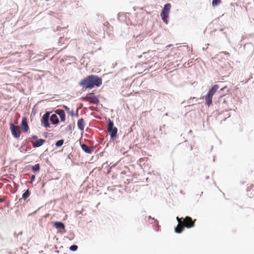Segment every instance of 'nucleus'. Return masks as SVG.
I'll list each match as a JSON object with an SVG mask.
<instances>
[{"label":"nucleus","instance_id":"1","mask_svg":"<svg viewBox=\"0 0 254 254\" xmlns=\"http://www.w3.org/2000/svg\"><path fill=\"white\" fill-rule=\"evenodd\" d=\"M102 84V78L94 75L87 76L79 83V85L85 89H92L95 86L99 87L101 86Z\"/></svg>","mask_w":254,"mask_h":254},{"label":"nucleus","instance_id":"2","mask_svg":"<svg viewBox=\"0 0 254 254\" xmlns=\"http://www.w3.org/2000/svg\"><path fill=\"white\" fill-rule=\"evenodd\" d=\"M176 219L178 224L175 228V231L177 233H182L184 231L185 227L187 228L193 227L196 221L195 219L192 220V218L189 216H186L185 218L177 217Z\"/></svg>","mask_w":254,"mask_h":254},{"label":"nucleus","instance_id":"3","mask_svg":"<svg viewBox=\"0 0 254 254\" xmlns=\"http://www.w3.org/2000/svg\"><path fill=\"white\" fill-rule=\"evenodd\" d=\"M107 130L110 133L111 138L113 139L117 136L118 129L116 127H114V123L110 119L108 121Z\"/></svg>","mask_w":254,"mask_h":254},{"label":"nucleus","instance_id":"4","mask_svg":"<svg viewBox=\"0 0 254 254\" xmlns=\"http://www.w3.org/2000/svg\"><path fill=\"white\" fill-rule=\"evenodd\" d=\"M171 8V5L170 3H166L161 12V16L164 22H165L166 24L168 23V18L169 17V14L170 12V9Z\"/></svg>","mask_w":254,"mask_h":254},{"label":"nucleus","instance_id":"5","mask_svg":"<svg viewBox=\"0 0 254 254\" xmlns=\"http://www.w3.org/2000/svg\"><path fill=\"white\" fill-rule=\"evenodd\" d=\"M83 100L96 105H98L100 102L98 98L93 92L87 94L85 97L83 98Z\"/></svg>","mask_w":254,"mask_h":254},{"label":"nucleus","instance_id":"6","mask_svg":"<svg viewBox=\"0 0 254 254\" xmlns=\"http://www.w3.org/2000/svg\"><path fill=\"white\" fill-rule=\"evenodd\" d=\"M19 127L18 126H15L12 123L10 124V129L12 135L18 138L20 135V132L18 129Z\"/></svg>","mask_w":254,"mask_h":254},{"label":"nucleus","instance_id":"7","mask_svg":"<svg viewBox=\"0 0 254 254\" xmlns=\"http://www.w3.org/2000/svg\"><path fill=\"white\" fill-rule=\"evenodd\" d=\"M49 116L50 113L46 112L43 115L41 120L42 124L46 127H50V124L49 123Z\"/></svg>","mask_w":254,"mask_h":254},{"label":"nucleus","instance_id":"8","mask_svg":"<svg viewBox=\"0 0 254 254\" xmlns=\"http://www.w3.org/2000/svg\"><path fill=\"white\" fill-rule=\"evenodd\" d=\"M21 127L25 132H27L29 129V127L27 124V121L25 117L22 118L21 123Z\"/></svg>","mask_w":254,"mask_h":254},{"label":"nucleus","instance_id":"9","mask_svg":"<svg viewBox=\"0 0 254 254\" xmlns=\"http://www.w3.org/2000/svg\"><path fill=\"white\" fill-rule=\"evenodd\" d=\"M213 95L211 94V93H207V94L204 96V98L205 100L206 104L209 106L212 104V99Z\"/></svg>","mask_w":254,"mask_h":254},{"label":"nucleus","instance_id":"10","mask_svg":"<svg viewBox=\"0 0 254 254\" xmlns=\"http://www.w3.org/2000/svg\"><path fill=\"white\" fill-rule=\"evenodd\" d=\"M56 113L60 116L62 121L64 122L65 120V113L63 110H57Z\"/></svg>","mask_w":254,"mask_h":254},{"label":"nucleus","instance_id":"11","mask_svg":"<svg viewBox=\"0 0 254 254\" xmlns=\"http://www.w3.org/2000/svg\"><path fill=\"white\" fill-rule=\"evenodd\" d=\"M45 142V140L43 139H37L36 141L33 142V147H38L42 146L44 143Z\"/></svg>","mask_w":254,"mask_h":254},{"label":"nucleus","instance_id":"12","mask_svg":"<svg viewBox=\"0 0 254 254\" xmlns=\"http://www.w3.org/2000/svg\"><path fill=\"white\" fill-rule=\"evenodd\" d=\"M85 122L83 119H80L77 122V126L78 128L83 131L84 128Z\"/></svg>","mask_w":254,"mask_h":254},{"label":"nucleus","instance_id":"13","mask_svg":"<svg viewBox=\"0 0 254 254\" xmlns=\"http://www.w3.org/2000/svg\"><path fill=\"white\" fill-rule=\"evenodd\" d=\"M81 147L82 149L86 153H91L92 151H93V148L88 147L85 144H82L81 145Z\"/></svg>","mask_w":254,"mask_h":254},{"label":"nucleus","instance_id":"14","mask_svg":"<svg viewBox=\"0 0 254 254\" xmlns=\"http://www.w3.org/2000/svg\"><path fill=\"white\" fill-rule=\"evenodd\" d=\"M54 226L56 229H65V226L64 224L61 222H55L54 224Z\"/></svg>","mask_w":254,"mask_h":254},{"label":"nucleus","instance_id":"15","mask_svg":"<svg viewBox=\"0 0 254 254\" xmlns=\"http://www.w3.org/2000/svg\"><path fill=\"white\" fill-rule=\"evenodd\" d=\"M219 89V86L217 84L213 85L211 88L209 89L208 91V93H211L213 96L214 94L217 92L218 89Z\"/></svg>","mask_w":254,"mask_h":254},{"label":"nucleus","instance_id":"16","mask_svg":"<svg viewBox=\"0 0 254 254\" xmlns=\"http://www.w3.org/2000/svg\"><path fill=\"white\" fill-rule=\"evenodd\" d=\"M50 120L52 124L54 125L57 124L59 122L58 116L56 114L52 115L50 118Z\"/></svg>","mask_w":254,"mask_h":254},{"label":"nucleus","instance_id":"17","mask_svg":"<svg viewBox=\"0 0 254 254\" xmlns=\"http://www.w3.org/2000/svg\"><path fill=\"white\" fill-rule=\"evenodd\" d=\"M30 195V192L28 190H26L22 194V198L24 199L28 198Z\"/></svg>","mask_w":254,"mask_h":254},{"label":"nucleus","instance_id":"18","mask_svg":"<svg viewBox=\"0 0 254 254\" xmlns=\"http://www.w3.org/2000/svg\"><path fill=\"white\" fill-rule=\"evenodd\" d=\"M32 170L34 172H39L40 170V165L39 164H35L32 167Z\"/></svg>","mask_w":254,"mask_h":254},{"label":"nucleus","instance_id":"19","mask_svg":"<svg viewBox=\"0 0 254 254\" xmlns=\"http://www.w3.org/2000/svg\"><path fill=\"white\" fill-rule=\"evenodd\" d=\"M64 143V140L61 139L57 141L56 143V145L57 146H62Z\"/></svg>","mask_w":254,"mask_h":254},{"label":"nucleus","instance_id":"20","mask_svg":"<svg viewBox=\"0 0 254 254\" xmlns=\"http://www.w3.org/2000/svg\"><path fill=\"white\" fill-rule=\"evenodd\" d=\"M254 188V185L253 184H250V185H248L247 188V191H251V190H254V189H253Z\"/></svg>","mask_w":254,"mask_h":254},{"label":"nucleus","instance_id":"21","mask_svg":"<svg viewBox=\"0 0 254 254\" xmlns=\"http://www.w3.org/2000/svg\"><path fill=\"white\" fill-rule=\"evenodd\" d=\"M221 0H213L212 5L213 6H216L220 3Z\"/></svg>","mask_w":254,"mask_h":254},{"label":"nucleus","instance_id":"22","mask_svg":"<svg viewBox=\"0 0 254 254\" xmlns=\"http://www.w3.org/2000/svg\"><path fill=\"white\" fill-rule=\"evenodd\" d=\"M77 248L76 245H72L70 247L69 249L72 251H75L77 249Z\"/></svg>","mask_w":254,"mask_h":254},{"label":"nucleus","instance_id":"23","mask_svg":"<svg viewBox=\"0 0 254 254\" xmlns=\"http://www.w3.org/2000/svg\"><path fill=\"white\" fill-rule=\"evenodd\" d=\"M63 108L64 109V110L68 113H70V109L67 107L66 106L64 105L63 106Z\"/></svg>","mask_w":254,"mask_h":254},{"label":"nucleus","instance_id":"24","mask_svg":"<svg viewBox=\"0 0 254 254\" xmlns=\"http://www.w3.org/2000/svg\"><path fill=\"white\" fill-rule=\"evenodd\" d=\"M35 176L34 175H32L31 178V180L32 181H33L35 180Z\"/></svg>","mask_w":254,"mask_h":254},{"label":"nucleus","instance_id":"25","mask_svg":"<svg viewBox=\"0 0 254 254\" xmlns=\"http://www.w3.org/2000/svg\"><path fill=\"white\" fill-rule=\"evenodd\" d=\"M32 138L34 139H37V136H36V135H33L32 136Z\"/></svg>","mask_w":254,"mask_h":254},{"label":"nucleus","instance_id":"26","mask_svg":"<svg viewBox=\"0 0 254 254\" xmlns=\"http://www.w3.org/2000/svg\"><path fill=\"white\" fill-rule=\"evenodd\" d=\"M71 116H73V111H71V112L70 111V113H69Z\"/></svg>","mask_w":254,"mask_h":254},{"label":"nucleus","instance_id":"27","mask_svg":"<svg viewBox=\"0 0 254 254\" xmlns=\"http://www.w3.org/2000/svg\"><path fill=\"white\" fill-rule=\"evenodd\" d=\"M3 201H4V199H2V198H0V203L2 202Z\"/></svg>","mask_w":254,"mask_h":254}]
</instances>
